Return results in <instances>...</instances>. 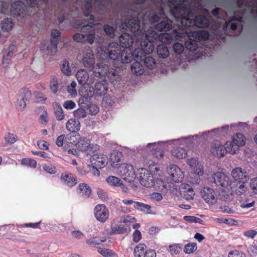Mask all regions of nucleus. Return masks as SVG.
I'll return each mask as SVG.
<instances>
[{
    "label": "nucleus",
    "instance_id": "1",
    "mask_svg": "<svg viewBox=\"0 0 257 257\" xmlns=\"http://www.w3.org/2000/svg\"><path fill=\"white\" fill-rule=\"evenodd\" d=\"M140 27L138 21L135 19H130L127 22H124L120 26L122 29L130 30L133 32L137 41H142V48L136 49L132 54L136 62H140L147 54L153 52L154 47L151 41L158 37L156 32L151 30L145 34L140 29Z\"/></svg>",
    "mask_w": 257,
    "mask_h": 257
},
{
    "label": "nucleus",
    "instance_id": "2",
    "mask_svg": "<svg viewBox=\"0 0 257 257\" xmlns=\"http://www.w3.org/2000/svg\"><path fill=\"white\" fill-rule=\"evenodd\" d=\"M174 6L172 10L174 17L177 19H180L182 25L190 26L192 24V17L190 15V9L185 7V0H168Z\"/></svg>",
    "mask_w": 257,
    "mask_h": 257
},
{
    "label": "nucleus",
    "instance_id": "3",
    "mask_svg": "<svg viewBox=\"0 0 257 257\" xmlns=\"http://www.w3.org/2000/svg\"><path fill=\"white\" fill-rule=\"evenodd\" d=\"M105 52L110 60L117 61L120 59L123 63L130 62L131 60L127 56H124L123 58L124 51L121 53L120 47L116 42H112L108 44Z\"/></svg>",
    "mask_w": 257,
    "mask_h": 257
},
{
    "label": "nucleus",
    "instance_id": "4",
    "mask_svg": "<svg viewBox=\"0 0 257 257\" xmlns=\"http://www.w3.org/2000/svg\"><path fill=\"white\" fill-rule=\"evenodd\" d=\"M214 182L221 187V189L225 191L230 190L232 182L224 173L217 172L212 174Z\"/></svg>",
    "mask_w": 257,
    "mask_h": 257
},
{
    "label": "nucleus",
    "instance_id": "5",
    "mask_svg": "<svg viewBox=\"0 0 257 257\" xmlns=\"http://www.w3.org/2000/svg\"><path fill=\"white\" fill-rule=\"evenodd\" d=\"M200 195L209 207L214 205L217 202L216 193L211 188L203 187L201 190Z\"/></svg>",
    "mask_w": 257,
    "mask_h": 257
},
{
    "label": "nucleus",
    "instance_id": "6",
    "mask_svg": "<svg viewBox=\"0 0 257 257\" xmlns=\"http://www.w3.org/2000/svg\"><path fill=\"white\" fill-rule=\"evenodd\" d=\"M118 173L122 178L132 182L136 178V174L133 166L129 164H124L118 168Z\"/></svg>",
    "mask_w": 257,
    "mask_h": 257
},
{
    "label": "nucleus",
    "instance_id": "7",
    "mask_svg": "<svg viewBox=\"0 0 257 257\" xmlns=\"http://www.w3.org/2000/svg\"><path fill=\"white\" fill-rule=\"evenodd\" d=\"M137 178L141 184L147 187H151L154 185V179L151 172L146 169L141 168L138 170Z\"/></svg>",
    "mask_w": 257,
    "mask_h": 257
},
{
    "label": "nucleus",
    "instance_id": "8",
    "mask_svg": "<svg viewBox=\"0 0 257 257\" xmlns=\"http://www.w3.org/2000/svg\"><path fill=\"white\" fill-rule=\"evenodd\" d=\"M86 33H76L73 35V40L79 43H88L92 44L95 38V29L86 30Z\"/></svg>",
    "mask_w": 257,
    "mask_h": 257
},
{
    "label": "nucleus",
    "instance_id": "9",
    "mask_svg": "<svg viewBox=\"0 0 257 257\" xmlns=\"http://www.w3.org/2000/svg\"><path fill=\"white\" fill-rule=\"evenodd\" d=\"M91 165L88 166L97 167L99 169L104 168L107 164V156L102 154H95L90 158Z\"/></svg>",
    "mask_w": 257,
    "mask_h": 257
},
{
    "label": "nucleus",
    "instance_id": "10",
    "mask_svg": "<svg viewBox=\"0 0 257 257\" xmlns=\"http://www.w3.org/2000/svg\"><path fill=\"white\" fill-rule=\"evenodd\" d=\"M167 171L172 181L181 182L184 177V173L177 166L170 165L167 168Z\"/></svg>",
    "mask_w": 257,
    "mask_h": 257
},
{
    "label": "nucleus",
    "instance_id": "11",
    "mask_svg": "<svg viewBox=\"0 0 257 257\" xmlns=\"http://www.w3.org/2000/svg\"><path fill=\"white\" fill-rule=\"evenodd\" d=\"M231 175L233 182L241 183L243 181H248L249 177L247 172L241 167H235L232 169Z\"/></svg>",
    "mask_w": 257,
    "mask_h": 257
},
{
    "label": "nucleus",
    "instance_id": "12",
    "mask_svg": "<svg viewBox=\"0 0 257 257\" xmlns=\"http://www.w3.org/2000/svg\"><path fill=\"white\" fill-rule=\"evenodd\" d=\"M95 218L101 222H105L108 218L109 211L103 204L96 205L94 209Z\"/></svg>",
    "mask_w": 257,
    "mask_h": 257
},
{
    "label": "nucleus",
    "instance_id": "13",
    "mask_svg": "<svg viewBox=\"0 0 257 257\" xmlns=\"http://www.w3.org/2000/svg\"><path fill=\"white\" fill-rule=\"evenodd\" d=\"M187 164L195 174L201 176L204 174V167L198 158H189L187 160Z\"/></svg>",
    "mask_w": 257,
    "mask_h": 257
},
{
    "label": "nucleus",
    "instance_id": "14",
    "mask_svg": "<svg viewBox=\"0 0 257 257\" xmlns=\"http://www.w3.org/2000/svg\"><path fill=\"white\" fill-rule=\"evenodd\" d=\"M210 152L215 157L221 158L226 154L224 146L218 141L213 142L210 146Z\"/></svg>",
    "mask_w": 257,
    "mask_h": 257
},
{
    "label": "nucleus",
    "instance_id": "15",
    "mask_svg": "<svg viewBox=\"0 0 257 257\" xmlns=\"http://www.w3.org/2000/svg\"><path fill=\"white\" fill-rule=\"evenodd\" d=\"M25 5L21 1H18L11 5L10 13L14 16L23 17L26 11Z\"/></svg>",
    "mask_w": 257,
    "mask_h": 257
},
{
    "label": "nucleus",
    "instance_id": "16",
    "mask_svg": "<svg viewBox=\"0 0 257 257\" xmlns=\"http://www.w3.org/2000/svg\"><path fill=\"white\" fill-rule=\"evenodd\" d=\"M247 181H243L241 183L232 182L230 190L238 195H241L246 192L247 187L245 185Z\"/></svg>",
    "mask_w": 257,
    "mask_h": 257
},
{
    "label": "nucleus",
    "instance_id": "17",
    "mask_svg": "<svg viewBox=\"0 0 257 257\" xmlns=\"http://www.w3.org/2000/svg\"><path fill=\"white\" fill-rule=\"evenodd\" d=\"M66 130L71 133H76L80 129V122L75 118L69 119L66 124Z\"/></svg>",
    "mask_w": 257,
    "mask_h": 257
},
{
    "label": "nucleus",
    "instance_id": "18",
    "mask_svg": "<svg viewBox=\"0 0 257 257\" xmlns=\"http://www.w3.org/2000/svg\"><path fill=\"white\" fill-rule=\"evenodd\" d=\"M122 157L121 152L114 151L110 156V164L113 168H119Z\"/></svg>",
    "mask_w": 257,
    "mask_h": 257
},
{
    "label": "nucleus",
    "instance_id": "19",
    "mask_svg": "<svg viewBox=\"0 0 257 257\" xmlns=\"http://www.w3.org/2000/svg\"><path fill=\"white\" fill-rule=\"evenodd\" d=\"M60 179L63 184L70 187H72L77 183L76 178L71 174L62 173Z\"/></svg>",
    "mask_w": 257,
    "mask_h": 257
},
{
    "label": "nucleus",
    "instance_id": "20",
    "mask_svg": "<svg viewBox=\"0 0 257 257\" xmlns=\"http://www.w3.org/2000/svg\"><path fill=\"white\" fill-rule=\"evenodd\" d=\"M155 29L160 32L169 31L172 29V22L168 18H165L155 26Z\"/></svg>",
    "mask_w": 257,
    "mask_h": 257
},
{
    "label": "nucleus",
    "instance_id": "21",
    "mask_svg": "<svg viewBox=\"0 0 257 257\" xmlns=\"http://www.w3.org/2000/svg\"><path fill=\"white\" fill-rule=\"evenodd\" d=\"M94 90L95 93L98 96L105 95L107 91L106 81L102 80L97 82L94 85Z\"/></svg>",
    "mask_w": 257,
    "mask_h": 257
},
{
    "label": "nucleus",
    "instance_id": "22",
    "mask_svg": "<svg viewBox=\"0 0 257 257\" xmlns=\"http://www.w3.org/2000/svg\"><path fill=\"white\" fill-rule=\"evenodd\" d=\"M181 194L182 196L187 200L192 199L195 195V192L193 189L188 184L183 185Z\"/></svg>",
    "mask_w": 257,
    "mask_h": 257
},
{
    "label": "nucleus",
    "instance_id": "23",
    "mask_svg": "<svg viewBox=\"0 0 257 257\" xmlns=\"http://www.w3.org/2000/svg\"><path fill=\"white\" fill-rule=\"evenodd\" d=\"M75 26L78 28H81L82 33H86V30L95 29L96 24H91V23L87 24L85 21L81 20H76L74 24Z\"/></svg>",
    "mask_w": 257,
    "mask_h": 257
},
{
    "label": "nucleus",
    "instance_id": "24",
    "mask_svg": "<svg viewBox=\"0 0 257 257\" xmlns=\"http://www.w3.org/2000/svg\"><path fill=\"white\" fill-rule=\"evenodd\" d=\"M57 42L55 40H51L50 44L42 46V50L46 54L54 55L57 52Z\"/></svg>",
    "mask_w": 257,
    "mask_h": 257
},
{
    "label": "nucleus",
    "instance_id": "25",
    "mask_svg": "<svg viewBox=\"0 0 257 257\" xmlns=\"http://www.w3.org/2000/svg\"><path fill=\"white\" fill-rule=\"evenodd\" d=\"M119 42L123 47L129 48L133 44L132 37L127 33L122 34L119 37Z\"/></svg>",
    "mask_w": 257,
    "mask_h": 257
},
{
    "label": "nucleus",
    "instance_id": "26",
    "mask_svg": "<svg viewBox=\"0 0 257 257\" xmlns=\"http://www.w3.org/2000/svg\"><path fill=\"white\" fill-rule=\"evenodd\" d=\"M84 65L87 67H91L94 64V57L91 50L86 52L82 58Z\"/></svg>",
    "mask_w": 257,
    "mask_h": 257
},
{
    "label": "nucleus",
    "instance_id": "27",
    "mask_svg": "<svg viewBox=\"0 0 257 257\" xmlns=\"http://www.w3.org/2000/svg\"><path fill=\"white\" fill-rule=\"evenodd\" d=\"M76 78L80 84L82 85L86 84L89 79L88 73L84 69L78 71L76 74Z\"/></svg>",
    "mask_w": 257,
    "mask_h": 257
},
{
    "label": "nucleus",
    "instance_id": "28",
    "mask_svg": "<svg viewBox=\"0 0 257 257\" xmlns=\"http://www.w3.org/2000/svg\"><path fill=\"white\" fill-rule=\"evenodd\" d=\"M187 35L188 38H193L197 41L205 40L207 39L208 37V33L206 31L203 30L196 32H191L188 33Z\"/></svg>",
    "mask_w": 257,
    "mask_h": 257
},
{
    "label": "nucleus",
    "instance_id": "29",
    "mask_svg": "<svg viewBox=\"0 0 257 257\" xmlns=\"http://www.w3.org/2000/svg\"><path fill=\"white\" fill-rule=\"evenodd\" d=\"M97 67L93 71L96 76H104L109 72L108 66L102 62L98 63Z\"/></svg>",
    "mask_w": 257,
    "mask_h": 257
},
{
    "label": "nucleus",
    "instance_id": "30",
    "mask_svg": "<svg viewBox=\"0 0 257 257\" xmlns=\"http://www.w3.org/2000/svg\"><path fill=\"white\" fill-rule=\"evenodd\" d=\"M224 147L225 149L226 153H229L230 154L234 155L239 151L240 147L234 143L233 141L232 140L231 142H227L225 144Z\"/></svg>",
    "mask_w": 257,
    "mask_h": 257
},
{
    "label": "nucleus",
    "instance_id": "31",
    "mask_svg": "<svg viewBox=\"0 0 257 257\" xmlns=\"http://www.w3.org/2000/svg\"><path fill=\"white\" fill-rule=\"evenodd\" d=\"M194 25L197 27L205 28L209 26L208 19L202 16L196 17L194 21Z\"/></svg>",
    "mask_w": 257,
    "mask_h": 257
},
{
    "label": "nucleus",
    "instance_id": "32",
    "mask_svg": "<svg viewBox=\"0 0 257 257\" xmlns=\"http://www.w3.org/2000/svg\"><path fill=\"white\" fill-rule=\"evenodd\" d=\"M147 247L144 243L138 244L134 248V257H143L146 254Z\"/></svg>",
    "mask_w": 257,
    "mask_h": 257
},
{
    "label": "nucleus",
    "instance_id": "33",
    "mask_svg": "<svg viewBox=\"0 0 257 257\" xmlns=\"http://www.w3.org/2000/svg\"><path fill=\"white\" fill-rule=\"evenodd\" d=\"M76 146L79 150L86 151L90 147V143L89 140L83 138L76 144Z\"/></svg>",
    "mask_w": 257,
    "mask_h": 257
},
{
    "label": "nucleus",
    "instance_id": "34",
    "mask_svg": "<svg viewBox=\"0 0 257 257\" xmlns=\"http://www.w3.org/2000/svg\"><path fill=\"white\" fill-rule=\"evenodd\" d=\"M135 218L130 216H126L122 219V222L126 225L129 226V231H131V226H132L134 229H136L140 227V224L135 223Z\"/></svg>",
    "mask_w": 257,
    "mask_h": 257
},
{
    "label": "nucleus",
    "instance_id": "35",
    "mask_svg": "<svg viewBox=\"0 0 257 257\" xmlns=\"http://www.w3.org/2000/svg\"><path fill=\"white\" fill-rule=\"evenodd\" d=\"M172 155L179 159H182L187 156L186 151L183 148L177 147L172 150Z\"/></svg>",
    "mask_w": 257,
    "mask_h": 257
},
{
    "label": "nucleus",
    "instance_id": "36",
    "mask_svg": "<svg viewBox=\"0 0 257 257\" xmlns=\"http://www.w3.org/2000/svg\"><path fill=\"white\" fill-rule=\"evenodd\" d=\"M173 32L171 33H162L158 36L159 40L163 43L169 44L175 40Z\"/></svg>",
    "mask_w": 257,
    "mask_h": 257
},
{
    "label": "nucleus",
    "instance_id": "37",
    "mask_svg": "<svg viewBox=\"0 0 257 257\" xmlns=\"http://www.w3.org/2000/svg\"><path fill=\"white\" fill-rule=\"evenodd\" d=\"M131 71L136 75H141L144 73V68L139 62H135L131 66Z\"/></svg>",
    "mask_w": 257,
    "mask_h": 257
},
{
    "label": "nucleus",
    "instance_id": "38",
    "mask_svg": "<svg viewBox=\"0 0 257 257\" xmlns=\"http://www.w3.org/2000/svg\"><path fill=\"white\" fill-rule=\"evenodd\" d=\"M228 126H223L220 128L212 130L209 132H205L203 134V137L204 139H208L209 137L217 136L219 133L223 132Z\"/></svg>",
    "mask_w": 257,
    "mask_h": 257
},
{
    "label": "nucleus",
    "instance_id": "39",
    "mask_svg": "<svg viewBox=\"0 0 257 257\" xmlns=\"http://www.w3.org/2000/svg\"><path fill=\"white\" fill-rule=\"evenodd\" d=\"M80 193L85 197H88L91 193V189L89 186L85 183H81L78 186Z\"/></svg>",
    "mask_w": 257,
    "mask_h": 257
},
{
    "label": "nucleus",
    "instance_id": "40",
    "mask_svg": "<svg viewBox=\"0 0 257 257\" xmlns=\"http://www.w3.org/2000/svg\"><path fill=\"white\" fill-rule=\"evenodd\" d=\"M99 253L104 257H116L117 255L112 250L109 248L99 247L97 250Z\"/></svg>",
    "mask_w": 257,
    "mask_h": 257
},
{
    "label": "nucleus",
    "instance_id": "41",
    "mask_svg": "<svg viewBox=\"0 0 257 257\" xmlns=\"http://www.w3.org/2000/svg\"><path fill=\"white\" fill-rule=\"evenodd\" d=\"M158 55L162 58H166L168 57L169 52L167 47L164 45H160L157 49Z\"/></svg>",
    "mask_w": 257,
    "mask_h": 257
},
{
    "label": "nucleus",
    "instance_id": "42",
    "mask_svg": "<svg viewBox=\"0 0 257 257\" xmlns=\"http://www.w3.org/2000/svg\"><path fill=\"white\" fill-rule=\"evenodd\" d=\"M232 140L234 143L237 144L240 147L245 144V138L242 134H236L232 137Z\"/></svg>",
    "mask_w": 257,
    "mask_h": 257
},
{
    "label": "nucleus",
    "instance_id": "43",
    "mask_svg": "<svg viewBox=\"0 0 257 257\" xmlns=\"http://www.w3.org/2000/svg\"><path fill=\"white\" fill-rule=\"evenodd\" d=\"M84 89L85 91L83 92L81 91L79 92V94L86 99L92 97L93 94H95L94 88L92 87L87 86L84 88Z\"/></svg>",
    "mask_w": 257,
    "mask_h": 257
},
{
    "label": "nucleus",
    "instance_id": "44",
    "mask_svg": "<svg viewBox=\"0 0 257 257\" xmlns=\"http://www.w3.org/2000/svg\"><path fill=\"white\" fill-rule=\"evenodd\" d=\"M31 93L30 90L27 88L22 89L19 94V99L26 102L31 99Z\"/></svg>",
    "mask_w": 257,
    "mask_h": 257
},
{
    "label": "nucleus",
    "instance_id": "45",
    "mask_svg": "<svg viewBox=\"0 0 257 257\" xmlns=\"http://www.w3.org/2000/svg\"><path fill=\"white\" fill-rule=\"evenodd\" d=\"M189 40L185 43L186 48L190 51H195L197 48V42L198 41L193 38H189Z\"/></svg>",
    "mask_w": 257,
    "mask_h": 257
},
{
    "label": "nucleus",
    "instance_id": "46",
    "mask_svg": "<svg viewBox=\"0 0 257 257\" xmlns=\"http://www.w3.org/2000/svg\"><path fill=\"white\" fill-rule=\"evenodd\" d=\"M106 240V239L105 237H102L100 239L95 237L87 239L86 242L89 245L94 246L96 245L100 244L101 242L105 241Z\"/></svg>",
    "mask_w": 257,
    "mask_h": 257
},
{
    "label": "nucleus",
    "instance_id": "47",
    "mask_svg": "<svg viewBox=\"0 0 257 257\" xmlns=\"http://www.w3.org/2000/svg\"><path fill=\"white\" fill-rule=\"evenodd\" d=\"M232 191L231 190L225 191L222 190L220 194L221 199L224 201H230L233 198Z\"/></svg>",
    "mask_w": 257,
    "mask_h": 257
},
{
    "label": "nucleus",
    "instance_id": "48",
    "mask_svg": "<svg viewBox=\"0 0 257 257\" xmlns=\"http://www.w3.org/2000/svg\"><path fill=\"white\" fill-rule=\"evenodd\" d=\"M106 181L110 185L113 186H118L121 185V181L118 177L110 176L106 179Z\"/></svg>",
    "mask_w": 257,
    "mask_h": 257
},
{
    "label": "nucleus",
    "instance_id": "49",
    "mask_svg": "<svg viewBox=\"0 0 257 257\" xmlns=\"http://www.w3.org/2000/svg\"><path fill=\"white\" fill-rule=\"evenodd\" d=\"M55 114L56 118L59 120H63L64 118V114L62 107L58 103H55Z\"/></svg>",
    "mask_w": 257,
    "mask_h": 257
},
{
    "label": "nucleus",
    "instance_id": "50",
    "mask_svg": "<svg viewBox=\"0 0 257 257\" xmlns=\"http://www.w3.org/2000/svg\"><path fill=\"white\" fill-rule=\"evenodd\" d=\"M13 23L11 19H7L4 20L2 24V29L6 31H9L13 28Z\"/></svg>",
    "mask_w": 257,
    "mask_h": 257
},
{
    "label": "nucleus",
    "instance_id": "51",
    "mask_svg": "<svg viewBox=\"0 0 257 257\" xmlns=\"http://www.w3.org/2000/svg\"><path fill=\"white\" fill-rule=\"evenodd\" d=\"M134 207L141 211H148L151 209V206L139 202H134Z\"/></svg>",
    "mask_w": 257,
    "mask_h": 257
},
{
    "label": "nucleus",
    "instance_id": "52",
    "mask_svg": "<svg viewBox=\"0 0 257 257\" xmlns=\"http://www.w3.org/2000/svg\"><path fill=\"white\" fill-rule=\"evenodd\" d=\"M187 34V31L184 29H179L177 30H174L173 32V35H174L175 40L179 39L182 38Z\"/></svg>",
    "mask_w": 257,
    "mask_h": 257
},
{
    "label": "nucleus",
    "instance_id": "53",
    "mask_svg": "<svg viewBox=\"0 0 257 257\" xmlns=\"http://www.w3.org/2000/svg\"><path fill=\"white\" fill-rule=\"evenodd\" d=\"M21 164L35 168L36 167L37 162L35 160L32 159L24 158L21 160Z\"/></svg>",
    "mask_w": 257,
    "mask_h": 257
},
{
    "label": "nucleus",
    "instance_id": "54",
    "mask_svg": "<svg viewBox=\"0 0 257 257\" xmlns=\"http://www.w3.org/2000/svg\"><path fill=\"white\" fill-rule=\"evenodd\" d=\"M197 244L195 243H189L184 247V252L187 254H191L197 250Z\"/></svg>",
    "mask_w": 257,
    "mask_h": 257
},
{
    "label": "nucleus",
    "instance_id": "55",
    "mask_svg": "<svg viewBox=\"0 0 257 257\" xmlns=\"http://www.w3.org/2000/svg\"><path fill=\"white\" fill-rule=\"evenodd\" d=\"M144 64L147 68L153 69L156 67L155 60L151 57H146L144 60Z\"/></svg>",
    "mask_w": 257,
    "mask_h": 257
},
{
    "label": "nucleus",
    "instance_id": "56",
    "mask_svg": "<svg viewBox=\"0 0 257 257\" xmlns=\"http://www.w3.org/2000/svg\"><path fill=\"white\" fill-rule=\"evenodd\" d=\"M184 219L190 223H198L200 224H204V222L200 219L199 218L193 216H185L183 217Z\"/></svg>",
    "mask_w": 257,
    "mask_h": 257
},
{
    "label": "nucleus",
    "instance_id": "57",
    "mask_svg": "<svg viewBox=\"0 0 257 257\" xmlns=\"http://www.w3.org/2000/svg\"><path fill=\"white\" fill-rule=\"evenodd\" d=\"M61 69L62 72L67 76H70L71 74L69 63L67 61H63Z\"/></svg>",
    "mask_w": 257,
    "mask_h": 257
},
{
    "label": "nucleus",
    "instance_id": "58",
    "mask_svg": "<svg viewBox=\"0 0 257 257\" xmlns=\"http://www.w3.org/2000/svg\"><path fill=\"white\" fill-rule=\"evenodd\" d=\"M86 114V112L83 108H79L74 111V115L77 119L85 117Z\"/></svg>",
    "mask_w": 257,
    "mask_h": 257
},
{
    "label": "nucleus",
    "instance_id": "59",
    "mask_svg": "<svg viewBox=\"0 0 257 257\" xmlns=\"http://www.w3.org/2000/svg\"><path fill=\"white\" fill-rule=\"evenodd\" d=\"M76 87V83L74 81H72L71 84L67 86V91L72 97H75L77 95Z\"/></svg>",
    "mask_w": 257,
    "mask_h": 257
},
{
    "label": "nucleus",
    "instance_id": "60",
    "mask_svg": "<svg viewBox=\"0 0 257 257\" xmlns=\"http://www.w3.org/2000/svg\"><path fill=\"white\" fill-rule=\"evenodd\" d=\"M58 85L57 79L56 77H52L50 80V89L54 93L57 92Z\"/></svg>",
    "mask_w": 257,
    "mask_h": 257
},
{
    "label": "nucleus",
    "instance_id": "61",
    "mask_svg": "<svg viewBox=\"0 0 257 257\" xmlns=\"http://www.w3.org/2000/svg\"><path fill=\"white\" fill-rule=\"evenodd\" d=\"M173 49L176 54H180L183 52L184 46L181 43H176L173 45Z\"/></svg>",
    "mask_w": 257,
    "mask_h": 257
},
{
    "label": "nucleus",
    "instance_id": "62",
    "mask_svg": "<svg viewBox=\"0 0 257 257\" xmlns=\"http://www.w3.org/2000/svg\"><path fill=\"white\" fill-rule=\"evenodd\" d=\"M181 250L180 247L177 244L170 245L169 247V252L172 254H177L180 252Z\"/></svg>",
    "mask_w": 257,
    "mask_h": 257
},
{
    "label": "nucleus",
    "instance_id": "63",
    "mask_svg": "<svg viewBox=\"0 0 257 257\" xmlns=\"http://www.w3.org/2000/svg\"><path fill=\"white\" fill-rule=\"evenodd\" d=\"M89 113L91 115L96 114L99 110V107L94 104H90L88 106Z\"/></svg>",
    "mask_w": 257,
    "mask_h": 257
},
{
    "label": "nucleus",
    "instance_id": "64",
    "mask_svg": "<svg viewBox=\"0 0 257 257\" xmlns=\"http://www.w3.org/2000/svg\"><path fill=\"white\" fill-rule=\"evenodd\" d=\"M245 254L240 251L235 250L228 253V257H245Z\"/></svg>",
    "mask_w": 257,
    "mask_h": 257
}]
</instances>
